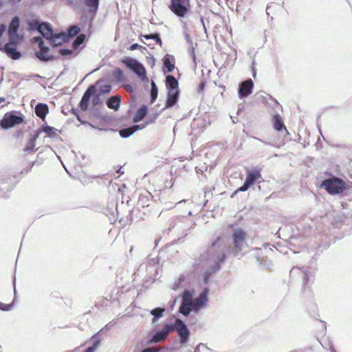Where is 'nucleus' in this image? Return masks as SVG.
I'll use <instances>...</instances> for the list:
<instances>
[{
  "instance_id": "obj_7",
  "label": "nucleus",
  "mask_w": 352,
  "mask_h": 352,
  "mask_svg": "<svg viewBox=\"0 0 352 352\" xmlns=\"http://www.w3.org/2000/svg\"><path fill=\"white\" fill-rule=\"evenodd\" d=\"M21 38L9 39V42L3 46V52L11 58L19 59L21 54L16 50V45L21 42Z\"/></svg>"
},
{
  "instance_id": "obj_20",
  "label": "nucleus",
  "mask_w": 352,
  "mask_h": 352,
  "mask_svg": "<svg viewBox=\"0 0 352 352\" xmlns=\"http://www.w3.org/2000/svg\"><path fill=\"white\" fill-rule=\"evenodd\" d=\"M166 85H167L168 90H170V89L179 90L178 89V82L174 76H168L166 77Z\"/></svg>"
},
{
  "instance_id": "obj_6",
  "label": "nucleus",
  "mask_w": 352,
  "mask_h": 352,
  "mask_svg": "<svg viewBox=\"0 0 352 352\" xmlns=\"http://www.w3.org/2000/svg\"><path fill=\"white\" fill-rule=\"evenodd\" d=\"M23 122V118L21 116H16L14 112L6 113L1 120V126L3 129H7L12 128L15 125L19 124Z\"/></svg>"
},
{
  "instance_id": "obj_34",
  "label": "nucleus",
  "mask_w": 352,
  "mask_h": 352,
  "mask_svg": "<svg viewBox=\"0 0 352 352\" xmlns=\"http://www.w3.org/2000/svg\"><path fill=\"white\" fill-rule=\"evenodd\" d=\"M75 50L76 49H74V50H68V49L63 48V49L60 50V53L63 56H70V55H72L73 53H74Z\"/></svg>"
},
{
  "instance_id": "obj_18",
  "label": "nucleus",
  "mask_w": 352,
  "mask_h": 352,
  "mask_svg": "<svg viewBox=\"0 0 352 352\" xmlns=\"http://www.w3.org/2000/svg\"><path fill=\"white\" fill-rule=\"evenodd\" d=\"M36 115L41 119H44L48 113V107L44 104H38L35 107Z\"/></svg>"
},
{
  "instance_id": "obj_38",
  "label": "nucleus",
  "mask_w": 352,
  "mask_h": 352,
  "mask_svg": "<svg viewBox=\"0 0 352 352\" xmlns=\"http://www.w3.org/2000/svg\"><path fill=\"white\" fill-rule=\"evenodd\" d=\"M221 237L218 236L215 241L212 242V247H211V252H213L216 247L218 245L219 241H220Z\"/></svg>"
},
{
  "instance_id": "obj_4",
  "label": "nucleus",
  "mask_w": 352,
  "mask_h": 352,
  "mask_svg": "<svg viewBox=\"0 0 352 352\" xmlns=\"http://www.w3.org/2000/svg\"><path fill=\"white\" fill-rule=\"evenodd\" d=\"M247 238L246 232L241 228L234 230L232 233L233 251L234 254L241 252Z\"/></svg>"
},
{
  "instance_id": "obj_14",
  "label": "nucleus",
  "mask_w": 352,
  "mask_h": 352,
  "mask_svg": "<svg viewBox=\"0 0 352 352\" xmlns=\"http://www.w3.org/2000/svg\"><path fill=\"white\" fill-rule=\"evenodd\" d=\"M95 91V88L94 86H91L87 89L85 93L83 94L82 100L80 103V107L82 110L85 111L87 109L89 106V102L90 100L91 96L94 94Z\"/></svg>"
},
{
  "instance_id": "obj_44",
  "label": "nucleus",
  "mask_w": 352,
  "mask_h": 352,
  "mask_svg": "<svg viewBox=\"0 0 352 352\" xmlns=\"http://www.w3.org/2000/svg\"><path fill=\"white\" fill-rule=\"evenodd\" d=\"M117 173L120 175H123L124 173V172L122 171L121 168H120Z\"/></svg>"
},
{
  "instance_id": "obj_17",
  "label": "nucleus",
  "mask_w": 352,
  "mask_h": 352,
  "mask_svg": "<svg viewBox=\"0 0 352 352\" xmlns=\"http://www.w3.org/2000/svg\"><path fill=\"white\" fill-rule=\"evenodd\" d=\"M121 99L118 96H114L111 97L107 102V105L109 108L112 109L115 111L118 110L120 107Z\"/></svg>"
},
{
  "instance_id": "obj_41",
  "label": "nucleus",
  "mask_w": 352,
  "mask_h": 352,
  "mask_svg": "<svg viewBox=\"0 0 352 352\" xmlns=\"http://www.w3.org/2000/svg\"><path fill=\"white\" fill-rule=\"evenodd\" d=\"M6 30V25L4 24L1 25H0V37L5 32Z\"/></svg>"
},
{
  "instance_id": "obj_33",
  "label": "nucleus",
  "mask_w": 352,
  "mask_h": 352,
  "mask_svg": "<svg viewBox=\"0 0 352 352\" xmlns=\"http://www.w3.org/2000/svg\"><path fill=\"white\" fill-rule=\"evenodd\" d=\"M144 37L146 39L152 38V39L155 40L156 41V43H158L160 46L162 44V40L160 38L159 34H151V35H145Z\"/></svg>"
},
{
  "instance_id": "obj_27",
  "label": "nucleus",
  "mask_w": 352,
  "mask_h": 352,
  "mask_svg": "<svg viewBox=\"0 0 352 352\" xmlns=\"http://www.w3.org/2000/svg\"><path fill=\"white\" fill-rule=\"evenodd\" d=\"M147 108L146 106H142L137 112L136 116L134 118L135 122L141 120L146 114Z\"/></svg>"
},
{
  "instance_id": "obj_39",
  "label": "nucleus",
  "mask_w": 352,
  "mask_h": 352,
  "mask_svg": "<svg viewBox=\"0 0 352 352\" xmlns=\"http://www.w3.org/2000/svg\"><path fill=\"white\" fill-rule=\"evenodd\" d=\"M159 349H155V348H146L144 349L142 352H158Z\"/></svg>"
},
{
  "instance_id": "obj_1",
  "label": "nucleus",
  "mask_w": 352,
  "mask_h": 352,
  "mask_svg": "<svg viewBox=\"0 0 352 352\" xmlns=\"http://www.w3.org/2000/svg\"><path fill=\"white\" fill-rule=\"evenodd\" d=\"M38 30L54 46L60 45L68 39V36L65 32H54L50 25L46 23L39 24Z\"/></svg>"
},
{
  "instance_id": "obj_30",
  "label": "nucleus",
  "mask_w": 352,
  "mask_h": 352,
  "mask_svg": "<svg viewBox=\"0 0 352 352\" xmlns=\"http://www.w3.org/2000/svg\"><path fill=\"white\" fill-rule=\"evenodd\" d=\"M151 96L152 102L154 101L157 97V87L154 81L151 82Z\"/></svg>"
},
{
  "instance_id": "obj_21",
  "label": "nucleus",
  "mask_w": 352,
  "mask_h": 352,
  "mask_svg": "<svg viewBox=\"0 0 352 352\" xmlns=\"http://www.w3.org/2000/svg\"><path fill=\"white\" fill-rule=\"evenodd\" d=\"M85 6L91 12H96L99 5V0H85Z\"/></svg>"
},
{
  "instance_id": "obj_10",
  "label": "nucleus",
  "mask_w": 352,
  "mask_h": 352,
  "mask_svg": "<svg viewBox=\"0 0 352 352\" xmlns=\"http://www.w3.org/2000/svg\"><path fill=\"white\" fill-rule=\"evenodd\" d=\"M209 290L208 288H205L197 298L194 299L193 311H197L203 308L208 300V294Z\"/></svg>"
},
{
  "instance_id": "obj_16",
  "label": "nucleus",
  "mask_w": 352,
  "mask_h": 352,
  "mask_svg": "<svg viewBox=\"0 0 352 352\" xmlns=\"http://www.w3.org/2000/svg\"><path fill=\"white\" fill-rule=\"evenodd\" d=\"M38 138V133L35 134L25 145L23 148L24 152L27 153H34L36 149V142Z\"/></svg>"
},
{
  "instance_id": "obj_45",
  "label": "nucleus",
  "mask_w": 352,
  "mask_h": 352,
  "mask_svg": "<svg viewBox=\"0 0 352 352\" xmlns=\"http://www.w3.org/2000/svg\"><path fill=\"white\" fill-rule=\"evenodd\" d=\"M5 101V98H3V97H0V104H1L2 102H3Z\"/></svg>"
},
{
  "instance_id": "obj_32",
  "label": "nucleus",
  "mask_w": 352,
  "mask_h": 352,
  "mask_svg": "<svg viewBox=\"0 0 352 352\" xmlns=\"http://www.w3.org/2000/svg\"><path fill=\"white\" fill-rule=\"evenodd\" d=\"M85 36L83 34L79 35L74 41H73V47L74 49H76L80 45H81L84 41Z\"/></svg>"
},
{
  "instance_id": "obj_37",
  "label": "nucleus",
  "mask_w": 352,
  "mask_h": 352,
  "mask_svg": "<svg viewBox=\"0 0 352 352\" xmlns=\"http://www.w3.org/2000/svg\"><path fill=\"white\" fill-rule=\"evenodd\" d=\"M67 1L73 6H79L81 4L82 0H67Z\"/></svg>"
},
{
  "instance_id": "obj_9",
  "label": "nucleus",
  "mask_w": 352,
  "mask_h": 352,
  "mask_svg": "<svg viewBox=\"0 0 352 352\" xmlns=\"http://www.w3.org/2000/svg\"><path fill=\"white\" fill-rule=\"evenodd\" d=\"M174 331L173 324H165L163 329L157 331L152 337L150 342L158 343L164 340L167 336Z\"/></svg>"
},
{
  "instance_id": "obj_46",
  "label": "nucleus",
  "mask_w": 352,
  "mask_h": 352,
  "mask_svg": "<svg viewBox=\"0 0 352 352\" xmlns=\"http://www.w3.org/2000/svg\"><path fill=\"white\" fill-rule=\"evenodd\" d=\"M3 46H4V45H3L0 43V50H1V51H3Z\"/></svg>"
},
{
  "instance_id": "obj_12",
  "label": "nucleus",
  "mask_w": 352,
  "mask_h": 352,
  "mask_svg": "<svg viewBox=\"0 0 352 352\" xmlns=\"http://www.w3.org/2000/svg\"><path fill=\"white\" fill-rule=\"evenodd\" d=\"M19 27V18L18 16H14L8 28V36L9 39H18L21 37L16 33Z\"/></svg>"
},
{
  "instance_id": "obj_15",
  "label": "nucleus",
  "mask_w": 352,
  "mask_h": 352,
  "mask_svg": "<svg viewBox=\"0 0 352 352\" xmlns=\"http://www.w3.org/2000/svg\"><path fill=\"white\" fill-rule=\"evenodd\" d=\"M179 90L170 89L168 91V98L166 102V107L169 108L174 106L177 102Z\"/></svg>"
},
{
  "instance_id": "obj_29",
  "label": "nucleus",
  "mask_w": 352,
  "mask_h": 352,
  "mask_svg": "<svg viewBox=\"0 0 352 352\" xmlns=\"http://www.w3.org/2000/svg\"><path fill=\"white\" fill-rule=\"evenodd\" d=\"M164 65L167 68L168 72H171L174 69V65L170 63V56L166 55L164 58Z\"/></svg>"
},
{
  "instance_id": "obj_19",
  "label": "nucleus",
  "mask_w": 352,
  "mask_h": 352,
  "mask_svg": "<svg viewBox=\"0 0 352 352\" xmlns=\"http://www.w3.org/2000/svg\"><path fill=\"white\" fill-rule=\"evenodd\" d=\"M144 127L140 125H134L131 127L124 129L120 131V135L122 138H127L132 135L134 132L138 131V129H141Z\"/></svg>"
},
{
  "instance_id": "obj_43",
  "label": "nucleus",
  "mask_w": 352,
  "mask_h": 352,
  "mask_svg": "<svg viewBox=\"0 0 352 352\" xmlns=\"http://www.w3.org/2000/svg\"><path fill=\"white\" fill-rule=\"evenodd\" d=\"M110 91V86L107 85L104 87V89L102 90L103 92H109Z\"/></svg>"
},
{
  "instance_id": "obj_2",
  "label": "nucleus",
  "mask_w": 352,
  "mask_h": 352,
  "mask_svg": "<svg viewBox=\"0 0 352 352\" xmlns=\"http://www.w3.org/2000/svg\"><path fill=\"white\" fill-rule=\"evenodd\" d=\"M331 195H336L343 192L346 188V183L339 177H329L321 184Z\"/></svg>"
},
{
  "instance_id": "obj_26",
  "label": "nucleus",
  "mask_w": 352,
  "mask_h": 352,
  "mask_svg": "<svg viewBox=\"0 0 352 352\" xmlns=\"http://www.w3.org/2000/svg\"><path fill=\"white\" fill-rule=\"evenodd\" d=\"M179 310L181 314L186 316L192 310H193V308L192 306L190 305V304H184L182 302Z\"/></svg>"
},
{
  "instance_id": "obj_3",
  "label": "nucleus",
  "mask_w": 352,
  "mask_h": 352,
  "mask_svg": "<svg viewBox=\"0 0 352 352\" xmlns=\"http://www.w3.org/2000/svg\"><path fill=\"white\" fill-rule=\"evenodd\" d=\"M122 63L127 67L133 70L142 81L147 82L148 80L145 67L137 60L131 58H126L122 60Z\"/></svg>"
},
{
  "instance_id": "obj_48",
  "label": "nucleus",
  "mask_w": 352,
  "mask_h": 352,
  "mask_svg": "<svg viewBox=\"0 0 352 352\" xmlns=\"http://www.w3.org/2000/svg\"><path fill=\"white\" fill-rule=\"evenodd\" d=\"M214 266L213 267L212 270H214ZM215 272V271H212L211 272H210V274H212V272Z\"/></svg>"
},
{
  "instance_id": "obj_42",
  "label": "nucleus",
  "mask_w": 352,
  "mask_h": 352,
  "mask_svg": "<svg viewBox=\"0 0 352 352\" xmlns=\"http://www.w3.org/2000/svg\"><path fill=\"white\" fill-rule=\"evenodd\" d=\"M139 47H140V45L138 43H135V44H133L130 47V50H135L138 49Z\"/></svg>"
},
{
  "instance_id": "obj_47",
  "label": "nucleus",
  "mask_w": 352,
  "mask_h": 352,
  "mask_svg": "<svg viewBox=\"0 0 352 352\" xmlns=\"http://www.w3.org/2000/svg\"><path fill=\"white\" fill-rule=\"evenodd\" d=\"M11 1H13V2H20L21 0H10Z\"/></svg>"
},
{
  "instance_id": "obj_35",
  "label": "nucleus",
  "mask_w": 352,
  "mask_h": 352,
  "mask_svg": "<svg viewBox=\"0 0 352 352\" xmlns=\"http://www.w3.org/2000/svg\"><path fill=\"white\" fill-rule=\"evenodd\" d=\"M274 126L277 131H280L284 127V124L278 119H276Z\"/></svg>"
},
{
  "instance_id": "obj_40",
  "label": "nucleus",
  "mask_w": 352,
  "mask_h": 352,
  "mask_svg": "<svg viewBox=\"0 0 352 352\" xmlns=\"http://www.w3.org/2000/svg\"><path fill=\"white\" fill-rule=\"evenodd\" d=\"M97 347V343H95L93 346L89 347L84 352H94L96 349Z\"/></svg>"
},
{
  "instance_id": "obj_36",
  "label": "nucleus",
  "mask_w": 352,
  "mask_h": 352,
  "mask_svg": "<svg viewBox=\"0 0 352 352\" xmlns=\"http://www.w3.org/2000/svg\"><path fill=\"white\" fill-rule=\"evenodd\" d=\"M12 305L11 304H5V303H3L1 302H0V309L1 310H3V311H8V310H10L11 308H12Z\"/></svg>"
},
{
  "instance_id": "obj_49",
  "label": "nucleus",
  "mask_w": 352,
  "mask_h": 352,
  "mask_svg": "<svg viewBox=\"0 0 352 352\" xmlns=\"http://www.w3.org/2000/svg\"><path fill=\"white\" fill-rule=\"evenodd\" d=\"M133 246H131V249H130V252H132L133 251Z\"/></svg>"
},
{
  "instance_id": "obj_31",
  "label": "nucleus",
  "mask_w": 352,
  "mask_h": 352,
  "mask_svg": "<svg viewBox=\"0 0 352 352\" xmlns=\"http://www.w3.org/2000/svg\"><path fill=\"white\" fill-rule=\"evenodd\" d=\"M79 31H80V29L78 26H76V25L72 26L68 30V34H67L68 36V38L69 37H73L75 35H76L79 32Z\"/></svg>"
},
{
  "instance_id": "obj_13",
  "label": "nucleus",
  "mask_w": 352,
  "mask_h": 352,
  "mask_svg": "<svg viewBox=\"0 0 352 352\" xmlns=\"http://www.w3.org/2000/svg\"><path fill=\"white\" fill-rule=\"evenodd\" d=\"M253 88V82L251 79L243 82L239 89L240 97H246L252 94Z\"/></svg>"
},
{
  "instance_id": "obj_11",
  "label": "nucleus",
  "mask_w": 352,
  "mask_h": 352,
  "mask_svg": "<svg viewBox=\"0 0 352 352\" xmlns=\"http://www.w3.org/2000/svg\"><path fill=\"white\" fill-rule=\"evenodd\" d=\"M34 40L36 43H38L40 48V50L36 53L37 58L44 61L50 60L52 56L49 54V48L44 46L41 38L39 37H34Z\"/></svg>"
},
{
  "instance_id": "obj_23",
  "label": "nucleus",
  "mask_w": 352,
  "mask_h": 352,
  "mask_svg": "<svg viewBox=\"0 0 352 352\" xmlns=\"http://www.w3.org/2000/svg\"><path fill=\"white\" fill-rule=\"evenodd\" d=\"M182 303L190 304L193 307L194 300L192 299V295L190 292L185 290L182 296Z\"/></svg>"
},
{
  "instance_id": "obj_8",
  "label": "nucleus",
  "mask_w": 352,
  "mask_h": 352,
  "mask_svg": "<svg viewBox=\"0 0 352 352\" xmlns=\"http://www.w3.org/2000/svg\"><path fill=\"white\" fill-rule=\"evenodd\" d=\"M173 326L174 330L176 329L179 334L181 343H186L188 341L190 335L186 325L182 320L177 319Z\"/></svg>"
},
{
  "instance_id": "obj_25",
  "label": "nucleus",
  "mask_w": 352,
  "mask_h": 352,
  "mask_svg": "<svg viewBox=\"0 0 352 352\" xmlns=\"http://www.w3.org/2000/svg\"><path fill=\"white\" fill-rule=\"evenodd\" d=\"M56 129L50 126H43L41 132L45 133L48 137H54L56 135Z\"/></svg>"
},
{
  "instance_id": "obj_5",
  "label": "nucleus",
  "mask_w": 352,
  "mask_h": 352,
  "mask_svg": "<svg viewBox=\"0 0 352 352\" xmlns=\"http://www.w3.org/2000/svg\"><path fill=\"white\" fill-rule=\"evenodd\" d=\"M189 8V0H171L170 8L178 16H184Z\"/></svg>"
},
{
  "instance_id": "obj_24",
  "label": "nucleus",
  "mask_w": 352,
  "mask_h": 352,
  "mask_svg": "<svg viewBox=\"0 0 352 352\" xmlns=\"http://www.w3.org/2000/svg\"><path fill=\"white\" fill-rule=\"evenodd\" d=\"M258 177H247L246 181L245 182L244 184L241 186L238 190L239 191H245L247 190L252 185H253L256 179Z\"/></svg>"
},
{
  "instance_id": "obj_28",
  "label": "nucleus",
  "mask_w": 352,
  "mask_h": 352,
  "mask_svg": "<svg viewBox=\"0 0 352 352\" xmlns=\"http://www.w3.org/2000/svg\"><path fill=\"white\" fill-rule=\"evenodd\" d=\"M225 258V254L221 252V254L217 256V260H214V269L213 271H217L219 269L221 264L224 261Z\"/></svg>"
},
{
  "instance_id": "obj_22",
  "label": "nucleus",
  "mask_w": 352,
  "mask_h": 352,
  "mask_svg": "<svg viewBox=\"0 0 352 352\" xmlns=\"http://www.w3.org/2000/svg\"><path fill=\"white\" fill-rule=\"evenodd\" d=\"M165 311L164 308L157 307L151 311V314L154 316L152 319V322H155L159 318L163 316L164 312Z\"/></svg>"
}]
</instances>
